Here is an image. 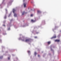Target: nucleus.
Listing matches in <instances>:
<instances>
[{
	"mask_svg": "<svg viewBox=\"0 0 61 61\" xmlns=\"http://www.w3.org/2000/svg\"><path fill=\"white\" fill-rule=\"evenodd\" d=\"M37 38V37H35V38Z\"/></svg>",
	"mask_w": 61,
	"mask_h": 61,
	"instance_id": "obj_15",
	"label": "nucleus"
},
{
	"mask_svg": "<svg viewBox=\"0 0 61 61\" xmlns=\"http://www.w3.org/2000/svg\"><path fill=\"white\" fill-rule=\"evenodd\" d=\"M34 54L35 56H36V52H35L34 53Z\"/></svg>",
	"mask_w": 61,
	"mask_h": 61,
	"instance_id": "obj_8",
	"label": "nucleus"
},
{
	"mask_svg": "<svg viewBox=\"0 0 61 61\" xmlns=\"http://www.w3.org/2000/svg\"><path fill=\"white\" fill-rule=\"evenodd\" d=\"M47 44H48V45H49V44H50V43H51V41H48L47 42Z\"/></svg>",
	"mask_w": 61,
	"mask_h": 61,
	"instance_id": "obj_4",
	"label": "nucleus"
},
{
	"mask_svg": "<svg viewBox=\"0 0 61 61\" xmlns=\"http://www.w3.org/2000/svg\"><path fill=\"white\" fill-rule=\"evenodd\" d=\"M8 59H9H9H10V57H9L8 58Z\"/></svg>",
	"mask_w": 61,
	"mask_h": 61,
	"instance_id": "obj_18",
	"label": "nucleus"
},
{
	"mask_svg": "<svg viewBox=\"0 0 61 61\" xmlns=\"http://www.w3.org/2000/svg\"><path fill=\"white\" fill-rule=\"evenodd\" d=\"M31 21L32 22H36V20H31Z\"/></svg>",
	"mask_w": 61,
	"mask_h": 61,
	"instance_id": "obj_5",
	"label": "nucleus"
},
{
	"mask_svg": "<svg viewBox=\"0 0 61 61\" xmlns=\"http://www.w3.org/2000/svg\"><path fill=\"white\" fill-rule=\"evenodd\" d=\"M15 11H16V10L15 9H13V13H15Z\"/></svg>",
	"mask_w": 61,
	"mask_h": 61,
	"instance_id": "obj_3",
	"label": "nucleus"
},
{
	"mask_svg": "<svg viewBox=\"0 0 61 61\" xmlns=\"http://www.w3.org/2000/svg\"><path fill=\"white\" fill-rule=\"evenodd\" d=\"M29 40L28 39H26L25 41L26 42H29Z\"/></svg>",
	"mask_w": 61,
	"mask_h": 61,
	"instance_id": "obj_2",
	"label": "nucleus"
},
{
	"mask_svg": "<svg viewBox=\"0 0 61 61\" xmlns=\"http://www.w3.org/2000/svg\"><path fill=\"white\" fill-rule=\"evenodd\" d=\"M0 41H1V40H0Z\"/></svg>",
	"mask_w": 61,
	"mask_h": 61,
	"instance_id": "obj_21",
	"label": "nucleus"
},
{
	"mask_svg": "<svg viewBox=\"0 0 61 61\" xmlns=\"http://www.w3.org/2000/svg\"><path fill=\"white\" fill-rule=\"evenodd\" d=\"M38 57H40V55H38Z\"/></svg>",
	"mask_w": 61,
	"mask_h": 61,
	"instance_id": "obj_16",
	"label": "nucleus"
},
{
	"mask_svg": "<svg viewBox=\"0 0 61 61\" xmlns=\"http://www.w3.org/2000/svg\"><path fill=\"white\" fill-rule=\"evenodd\" d=\"M3 25V26H5V25Z\"/></svg>",
	"mask_w": 61,
	"mask_h": 61,
	"instance_id": "obj_19",
	"label": "nucleus"
},
{
	"mask_svg": "<svg viewBox=\"0 0 61 61\" xmlns=\"http://www.w3.org/2000/svg\"><path fill=\"white\" fill-rule=\"evenodd\" d=\"M56 37V36L53 37L52 38H55Z\"/></svg>",
	"mask_w": 61,
	"mask_h": 61,
	"instance_id": "obj_6",
	"label": "nucleus"
},
{
	"mask_svg": "<svg viewBox=\"0 0 61 61\" xmlns=\"http://www.w3.org/2000/svg\"><path fill=\"white\" fill-rule=\"evenodd\" d=\"M14 16H17V15H16V14H15L14 15Z\"/></svg>",
	"mask_w": 61,
	"mask_h": 61,
	"instance_id": "obj_9",
	"label": "nucleus"
},
{
	"mask_svg": "<svg viewBox=\"0 0 61 61\" xmlns=\"http://www.w3.org/2000/svg\"><path fill=\"white\" fill-rule=\"evenodd\" d=\"M24 7H26V4H25V3H24Z\"/></svg>",
	"mask_w": 61,
	"mask_h": 61,
	"instance_id": "obj_7",
	"label": "nucleus"
},
{
	"mask_svg": "<svg viewBox=\"0 0 61 61\" xmlns=\"http://www.w3.org/2000/svg\"><path fill=\"white\" fill-rule=\"evenodd\" d=\"M55 42H60V40H56L55 41Z\"/></svg>",
	"mask_w": 61,
	"mask_h": 61,
	"instance_id": "obj_1",
	"label": "nucleus"
},
{
	"mask_svg": "<svg viewBox=\"0 0 61 61\" xmlns=\"http://www.w3.org/2000/svg\"><path fill=\"white\" fill-rule=\"evenodd\" d=\"M26 13H25V14H26Z\"/></svg>",
	"mask_w": 61,
	"mask_h": 61,
	"instance_id": "obj_20",
	"label": "nucleus"
},
{
	"mask_svg": "<svg viewBox=\"0 0 61 61\" xmlns=\"http://www.w3.org/2000/svg\"><path fill=\"white\" fill-rule=\"evenodd\" d=\"M22 41H24V39H22Z\"/></svg>",
	"mask_w": 61,
	"mask_h": 61,
	"instance_id": "obj_17",
	"label": "nucleus"
},
{
	"mask_svg": "<svg viewBox=\"0 0 61 61\" xmlns=\"http://www.w3.org/2000/svg\"><path fill=\"white\" fill-rule=\"evenodd\" d=\"M38 12V13H40V11H39V10H38L37 11Z\"/></svg>",
	"mask_w": 61,
	"mask_h": 61,
	"instance_id": "obj_14",
	"label": "nucleus"
},
{
	"mask_svg": "<svg viewBox=\"0 0 61 61\" xmlns=\"http://www.w3.org/2000/svg\"><path fill=\"white\" fill-rule=\"evenodd\" d=\"M33 16V14H31V16L32 17V16Z\"/></svg>",
	"mask_w": 61,
	"mask_h": 61,
	"instance_id": "obj_12",
	"label": "nucleus"
},
{
	"mask_svg": "<svg viewBox=\"0 0 61 61\" xmlns=\"http://www.w3.org/2000/svg\"><path fill=\"white\" fill-rule=\"evenodd\" d=\"M30 51H28V53H30Z\"/></svg>",
	"mask_w": 61,
	"mask_h": 61,
	"instance_id": "obj_13",
	"label": "nucleus"
},
{
	"mask_svg": "<svg viewBox=\"0 0 61 61\" xmlns=\"http://www.w3.org/2000/svg\"><path fill=\"white\" fill-rule=\"evenodd\" d=\"M25 11H24L23 13H22V15H24V14L25 13Z\"/></svg>",
	"mask_w": 61,
	"mask_h": 61,
	"instance_id": "obj_10",
	"label": "nucleus"
},
{
	"mask_svg": "<svg viewBox=\"0 0 61 61\" xmlns=\"http://www.w3.org/2000/svg\"><path fill=\"white\" fill-rule=\"evenodd\" d=\"M6 18V16H5L4 17V18H5V19Z\"/></svg>",
	"mask_w": 61,
	"mask_h": 61,
	"instance_id": "obj_11",
	"label": "nucleus"
}]
</instances>
